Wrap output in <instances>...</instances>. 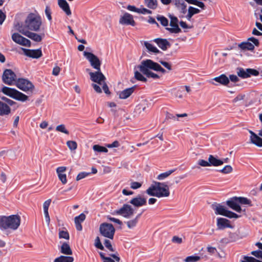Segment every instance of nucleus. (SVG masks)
<instances>
[{"label":"nucleus","instance_id":"1","mask_svg":"<svg viewBox=\"0 0 262 262\" xmlns=\"http://www.w3.org/2000/svg\"><path fill=\"white\" fill-rule=\"evenodd\" d=\"M41 24V17L36 14L31 13L26 17L24 24L17 22L14 24V28L19 32L22 29L37 32L39 31Z\"/></svg>","mask_w":262,"mask_h":262},{"label":"nucleus","instance_id":"2","mask_svg":"<svg viewBox=\"0 0 262 262\" xmlns=\"http://www.w3.org/2000/svg\"><path fill=\"white\" fill-rule=\"evenodd\" d=\"M138 68L147 78H152L154 79H159L160 76L150 70L161 72L163 74L165 73L166 72L159 63L151 59H146L142 61L140 64L138 66Z\"/></svg>","mask_w":262,"mask_h":262},{"label":"nucleus","instance_id":"3","mask_svg":"<svg viewBox=\"0 0 262 262\" xmlns=\"http://www.w3.org/2000/svg\"><path fill=\"white\" fill-rule=\"evenodd\" d=\"M150 196L157 198L168 197L170 195L168 186L165 183L154 181L150 186L146 190Z\"/></svg>","mask_w":262,"mask_h":262},{"label":"nucleus","instance_id":"4","mask_svg":"<svg viewBox=\"0 0 262 262\" xmlns=\"http://www.w3.org/2000/svg\"><path fill=\"white\" fill-rule=\"evenodd\" d=\"M20 224V216L17 214L8 216H0V229L2 230L10 229L16 230Z\"/></svg>","mask_w":262,"mask_h":262},{"label":"nucleus","instance_id":"5","mask_svg":"<svg viewBox=\"0 0 262 262\" xmlns=\"http://www.w3.org/2000/svg\"><path fill=\"white\" fill-rule=\"evenodd\" d=\"M2 92L5 95L16 100L25 102L28 100V96L17 91L15 89H12L7 86H4L2 89Z\"/></svg>","mask_w":262,"mask_h":262},{"label":"nucleus","instance_id":"6","mask_svg":"<svg viewBox=\"0 0 262 262\" xmlns=\"http://www.w3.org/2000/svg\"><path fill=\"white\" fill-rule=\"evenodd\" d=\"M100 234L108 238L113 239L115 232V229L112 224L103 223L99 227Z\"/></svg>","mask_w":262,"mask_h":262},{"label":"nucleus","instance_id":"7","mask_svg":"<svg viewBox=\"0 0 262 262\" xmlns=\"http://www.w3.org/2000/svg\"><path fill=\"white\" fill-rule=\"evenodd\" d=\"M2 80L7 85H15L17 81V76L12 70L6 69L2 75Z\"/></svg>","mask_w":262,"mask_h":262},{"label":"nucleus","instance_id":"8","mask_svg":"<svg viewBox=\"0 0 262 262\" xmlns=\"http://www.w3.org/2000/svg\"><path fill=\"white\" fill-rule=\"evenodd\" d=\"M15 85L18 89L26 92H32L34 89V86L32 83L25 78H18Z\"/></svg>","mask_w":262,"mask_h":262},{"label":"nucleus","instance_id":"9","mask_svg":"<svg viewBox=\"0 0 262 262\" xmlns=\"http://www.w3.org/2000/svg\"><path fill=\"white\" fill-rule=\"evenodd\" d=\"M84 56L90 62L91 66L96 70H100L101 61L93 53L84 51Z\"/></svg>","mask_w":262,"mask_h":262},{"label":"nucleus","instance_id":"10","mask_svg":"<svg viewBox=\"0 0 262 262\" xmlns=\"http://www.w3.org/2000/svg\"><path fill=\"white\" fill-rule=\"evenodd\" d=\"M169 17L170 19V26L171 28L166 27L165 29L168 31L170 33H179L181 32V29L178 25L179 20L176 16L169 15Z\"/></svg>","mask_w":262,"mask_h":262},{"label":"nucleus","instance_id":"11","mask_svg":"<svg viewBox=\"0 0 262 262\" xmlns=\"http://www.w3.org/2000/svg\"><path fill=\"white\" fill-rule=\"evenodd\" d=\"M116 212L125 218H129L133 215L134 211L130 205L125 204L121 208L116 210Z\"/></svg>","mask_w":262,"mask_h":262},{"label":"nucleus","instance_id":"12","mask_svg":"<svg viewBox=\"0 0 262 262\" xmlns=\"http://www.w3.org/2000/svg\"><path fill=\"white\" fill-rule=\"evenodd\" d=\"M119 22L120 24L122 25H130L132 26L136 25V22L134 19L133 16L127 12H125L120 17Z\"/></svg>","mask_w":262,"mask_h":262},{"label":"nucleus","instance_id":"13","mask_svg":"<svg viewBox=\"0 0 262 262\" xmlns=\"http://www.w3.org/2000/svg\"><path fill=\"white\" fill-rule=\"evenodd\" d=\"M90 78L92 81L101 85L105 81L106 78L101 70H97L95 72L90 73Z\"/></svg>","mask_w":262,"mask_h":262},{"label":"nucleus","instance_id":"14","mask_svg":"<svg viewBox=\"0 0 262 262\" xmlns=\"http://www.w3.org/2000/svg\"><path fill=\"white\" fill-rule=\"evenodd\" d=\"M12 39L14 42L20 45L27 47H30L31 46V41L18 33H13L12 35Z\"/></svg>","mask_w":262,"mask_h":262},{"label":"nucleus","instance_id":"15","mask_svg":"<svg viewBox=\"0 0 262 262\" xmlns=\"http://www.w3.org/2000/svg\"><path fill=\"white\" fill-rule=\"evenodd\" d=\"M226 204L232 209L237 212H241L242 208L239 205L237 197L235 196L227 201Z\"/></svg>","mask_w":262,"mask_h":262},{"label":"nucleus","instance_id":"16","mask_svg":"<svg viewBox=\"0 0 262 262\" xmlns=\"http://www.w3.org/2000/svg\"><path fill=\"white\" fill-rule=\"evenodd\" d=\"M129 203L135 207H140L146 205V199L138 195L130 200Z\"/></svg>","mask_w":262,"mask_h":262},{"label":"nucleus","instance_id":"17","mask_svg":"<svg viewBox=\"0 0 262 262\" xmlns=\"http://www.w3.org/2000/svg\"><path fill=\"white\" fill-rule=\"evenodd\" d=\"M23 50L25 55L33 58H39L41 57L42 55L40 49L30 50L23 49Z\"/></svg>","mask_w":262,"mask_h":262},{"label":"nucleus","instance_id":"18","mask_svg":"<svg viewBox=\"0 0 262 262\" xmlns=\"http://www.w3.org/2000/svg\"><path fill=\"white\" fill-rule=\"evenodd\" d=\"M216 225L217 228L220 230H223L227 228H233V226L230 224V222L228 220L222 217L217 218Z\"/></svg>","mask_w":262,"mask_h":262},{"label":"nucleus","instance_id":"19","mask_svg":"<svg viewBox=\"0 0 262 262\" xmlns=\"http://www.w3.org/2000/svg\"><path fill=\"white\" fill-rule=\"evenodd\" d=\"M20 33L36 42H39L42 40V37L40 35L29 31L22 29Z\"/></svg>","mask_w":262,"mask_h":262},{"label":"nucleus","instance_id":"20","mask_svg":"<svg viewBox=\"0 0 262 262\" xmlns=\"http://www.w3.org/2000/svg\"><path fill=\"white\" fill-rule=\"evenodd\" d=\"M154 41L163 51H166L170 46V43L166 39L157 38L155 39Z\"/></svg>","mask_w":262,"mask_h":262},{"label":"nucleus","instance_id":"21","mask_svg":"<svg viewBox=\"0 0 262 262\" xmlns=\"http://www.w3.org/2000/svg\"><path fill=\"white\" fill-rule=\"evenodd\" d=\"M249 132L250 134L251 142L258 147H262V138L252 130H249Z\"/></svg>","mask_w":262,"mask_h":262},{"label":"nucleus","instance_id":"22","mask_svg":"<svg viewBox=\"0 0 262 262\" xmlns=\"http://www.w3.org/2000/svg\"><path fill=\"white\" fill-rule=\"evenodd\" d=\"M85 218L86 216L83 213H81L80 215L75 217L74 222L77 231H80L82 230L81 223L85 220Z\"/></svg>","mask_w":262,"mask_h":262},{"label":"nucleus","instance_id":"23","mask_svg":"<svg viewBox=\"0 0 262 262\" xmlns=\"http://www.w3.org/2000/svg\"><path fill=\"white\" fill-rule=\"evenodd\" d=\"M10 105L0 101V116H4L9 115L11 113Z\"/></svg>","mask_w":262,"mask_h":262},{"label":"nucleus","instance_id":"24","mask_svg":"<svg viewBox=\"0 0 262 262\" xmlns=\"http://www.w3.org/2000/svg\"><path fill=\"white\" fill-rule=\"evenodd\" d=\"M136 86L134 85L131 88L126 89L119 93V98L125 99L129 97L134 92Z\"/></svg>","mask_w":262,"mask_h":262},{"label":"nucleus","instance_id":"25","mask_svg":"<svg viewBox=\"0 0 262 262\" xmlns=\"http://www.w3.org/2000/svg\"><path fill=\"white\" fill-rule=\"evenodd\" d=\"M56 171L59 179L62 184H66V167H58L56 168Z\"/></svg>","mask_w":262,"mask_h":262},{"label":"nucleus","instance_id":"26","mask_svg":"<svg viewBox=\"0 0 262 262\" xmlns=\"http://www.w3.org/2000/svg\"><path fill=\"white\" fill-rule=\"evenodd\" d=\"M213 80L224 85H227L229 83V79L224 74L214 78Z\"/></svg>","mask_w":262,"mask_h":262},{"label":"nucleus","instance_id":"27","mask_svg":"<svg viewBox=\"0 0 262 262\" xmlns=\"http://www.w3.org/2000/svg\"><path fill=\"white\" fill-rule=\"evenodd\" d=\"M208 161L209 163V166H218L224 163V161L223 160L217 159L211 155L209 156Z\"/></svg>","mask_w":262,"mask_h":262},{"label":"nucleus","instance_id":"28","mask_svg":"<svg viewBox=\"0 0 262 262\" xmlns=\"http://www.w3.org/2000/svg\"><path fill=\"white\" fill-rule=\"evenodd\" d=\"M212 208L214 209L216 214H220L224 216L227 211L226 208L224 206L221 205L220 204L213 205Z\"/></svg>","mask_w":262,"mask_h":262},{"label":"nucleus","instance_id":"29","mask_svg":"<svg viewBox=\"0 0 262 262\" xmlns=\"http://www.w3.org/2000/svg\"><path fill=\"white\" fill-rule=\"evenodd\" d=\"M200 12V10L196 8L190 6L188 9V13L186 16V18L188 20H190L193 15L198 14Z\"/></svg>","mask_w":262,"mask_h":262},{"label":"nucleus","instance_id":"30","mask_svg":"<svg viewBox=\"0 0 262 262\" xmlns=\"http://www.w3.org/2000/svg\"><path fill=\"white\" fill-rule=\"evenodd\" d=\"M238 47L243 50L253 51L254 49V46L249 41L242 42Z\"/></svg>","mask_w":262,"mask_h":262},{"label":"nucleus","instance_id":"31","mask_svg":"<svg viewBox=\"0 0 262 262\" xmlns=\"http://www.w3.org/2000/svg\"><path fill=\"white\" fill-rule=\"evenodd\" d=\"M142 214V213L138 214L135 219L129 220L128 221H127L125 222V223L127 225V227L129 229H132L134 228L136 226L137 223H138V221L139 218L140 217L141 215Z\"/></svg>","mask_w":262,"mask_h":262},{"label":"nucleus","instance_id":"32","mask_svg":"<svg viewBox=\"0 0 262 262\" xmlns=\"http://www.w3.org/2000/svg\"><path fill=\"white\" fill-rule=\"evenodd\" d=\"M145 5L151 9H155L158 6L157 0H144Z\"/></svg>","mask_w":262,"mask_h":262},{"label":"nucleus","instance_id":"33","mask_svg":"<svg viewBox=\"0 0 262 262\" xmlns=\"http://www.w3.org/2000/svg\"><path fill=\"white\" fill-rule=\"evenodd\" d=\"M144 44L146 49L149 52L154 53L155 54L160 53V51L156 47L154 46L152 44L148 42L147 41H145Z\"/></svg>","mask_w":262,"mask_h":262},{"label":"nucleus","instance_id":"34","mask_svg":"<svg viewBox=\"0 0 262 262\" xmlns=\"http://www.w3.org/2000/svg\"><path fill=\"white\" fill-rule=\"evenodd\" d=\"M176 169H170L165 172L159 174L157 179L159 180H162L169 177L171 173L176 171Z\"/></svg>","mask_w":262,"mask_h":262},{"label":"nucleus","instance_id":"35","mask_svg":"<svg viewBox=\"0 0 262 262\" xmlns=\"http://www.w3.org/2000/svg\"><path fill=\"white\" fill-rule=\"evenodd\" d=\"M157 19L160 21V24L164 27H167L168 25V20L164 16L158 15L156 17Z\"/></svg>","mask_w":262,"mask_h":262},{"label":"nucleus","instance_id":"36","mask_svg":"<svg viewBox=\"0 0 262 262\" xmlns=\"http://www.w3.org/2000/svg\"><path fill=\"white\" fill-rule=\"evenodd\" d=\"M237 74L239 77L242 78H248L249 75L247 74V69L245 70L242 68H239L237 69Z\"/></svg>","mask_w":262,"mask_h":262},{"label":"nucleus","instance_id":"37","mask_svg":"<svg viewBox=\"0 0 262 262\" xmlns=\"http://www.w3.org/2000/svg\"><path fill=\"white\" fill-rule=\"evenodd\" d=\"M93 148L94 151L99 152H107L108 151L107 149L105 147L99 145H94Z\"/></svg>","mask_w":262,"mask_h":262},{"label":"nucleus","instance_id":"38","mask_svg":"<svg viewBox=\"0 0 262 262\" xmlns=\"http://www.w3.org/2000/svg\"><path fill=\"white\" fill-rule=\"evenodd\" d=\"M237 200H238L239 204H241L249 205V206H252L251 201L246 198L237 197Z\"/></svg>","mask_w":262,"mask_h":262},{"label":"nucleus","instance_id":"39","mask_svg":"<svg viewBox=\"0 0 262 262\" xmlns=\"http://www.w3.org/2000/svg\"><path fill=\"white\" fill-rule=\"evenodd\" d=\"M135 78L139 81L144 82L147 81V79L140 72L137 71L135 72Z\"/></svg>","mask_w":262,"mask_h":262},{"label":"nucleus","instance_id":"40","mask_svg":"<svg viewBox=\"0 0 262 262\" xmlns=\"http://www.w3.org/2000/svg\"><path fill=\"white\" fill-rule=\"evenodd\" d=\"M178 10H179V12L180 13V15H179V17L180 18L184 17V15L186 14V13L187 12L186 4L185 3L181 7H180L179 8H178Z\"/></svg>","mask_w":262,"mask_h":262},{"label":"nucleus","instance_id":"41","mask_svg":"<svg viewBox=\"0 0 262 262\" xmlns=\"http://www.w3.org/2000/svg\"><path fill=\"white\" fill-rule=\"evenodd\" d=\"M67 145L71 151L75 150L77 147L76 142L74 141H68L67 142Z\"/></svg>","mask_w":262,"mask_h":262},{"label":"nucleus","instance_id":"42","mask_svg":"<svg viewBox=\"0 0 262 262\" xmlns=\"http://www.w3.org/2000/svg\"><path fill=\"white\" fill-rule=\"evenodd\" d=\"M225 216H226L227 217H229L230 219L232 218H235L237 219L241 217V215L237 214L236 213L232 212L231 211L227 210V211L224 215Z\"/></svg>","mask_w":262,"mask_h":262},{"label":"nucleus","instance_id":"43","mask_svg":"<svg viewBox=\"0 0 262 262\" xmlns=\"http://www.w3.org/2000/svg\"><path fill=\"white\" fill-rule=\"evenodd\" d=\"M201 259L199 256H189L187 257L184 261L185 262H196L199 261Z\"/></svg>","mask_w":262,"mask_h":262},{"label":"nucleus","instance_id":"44","mask_svg":"<svg viewBox=\"0 0 262 262\" xmlns=\"http://www.w3.org/2000/svg\"><path fill=\"white\" fill-rule=\"evenodd\" d=\"M0 98L1 99V101H2V102H5V103L9 104L10 106H12L16 103L15 102L5 96L0 97Z\"/></svg>","mask_w":262,"mask_h":262},{"label":"nucleus","instance_id":"45","mask_svg":"<svg viewBox=\"0 0 262 262\" xmlns=\"http://www.w3.org/2000/svg\"><path fill=\"white\" fill-rule=\"evenodd\" d=\"M247 73L249 75L248 77H250L251 75L256 76L259 75V72L253 69H247Z\"/></svg>","mask_w":262,"mask_h":262},{"label":"nucleus","instance_id":"46","mask_svg":"<svg viewBox=\"0 0 262 262\" xmlns=\"http://www.w3.org/2000/svg\"><path fill=\"white\" fill-rule=\"evenodd\" d=\"M232 167L230 165H226L219 171L223 173H229L232 171Z\"/></svg>","mask_w":262,"mask_h":262},{"label":"nucleus","instance_id":"47","mask_svg":"<svg viewBox=\"0 0 262 262\" xmlns=\"http://www.w3.org/2000/svg\"><path fill=\"white\" fill-rule=\"evenodd\" d=\"M99 255L101 258L103 260V262H115V260L111 257L105 256L104 253L102 252H99Z\"/></svg>","mask_w":262,"mask_h":262},{"label":"nucleus","instance_id":"48","mask_svg":"<svg viewBox=\"0 0 262 262\" xmlns=\"http://www.w3.org/2000/svg\"><path fill=\"white\" fill-rule=\"evenodd\" d=\"M95 246L98 249L102 250H104V247L102 245L100 238L98 236H97L95 239Z\"/></svg>","mask_w":262,"mask_h":262},{"label":"nucleus","instance_id":"49","mask_svg":"<svg viewBox=\"0 0 262 262\" xmlns=\"http://www.w3.org/2000/svg\"><path fill=\"white\" fill-rule=\"evenodd\" d=\"M91 174L90 172H80L76 177V180L79 181L80 180L87 176H89Z\"/></svg>","mask_w":262,"mask_h":262},{"label":"nucleus","instance_id":"50","mask_svg":"<svg viewBox=\"0 0 262 262\" xmlns=\"http://www.w3.org/2000/svg\"><path fill=\"white\" fill-rule=\"evenodd\" d=\"M51 10L49 6H47L45 9V14L46 16L47 17L49 20L51 21L52 20L51 16Z\"/></svg>","mask_w":262,"mask_h":262},{"label":"nucleus","instance_id":"51","mask_svg":"<svg viewBox=\"0 0 262 262\" xmlns=\"http://www.w3.org/2000/svg\"><path fill=\"white\" fill-rule=\"evenodd\" d=\"M244 259H245L247 262H262L261 260L256 259L251 256H245Z\"/></svg>","mask_w":262,"mask_h":262},{"label":"nucleus","instance_id":"52","mask_svg":"<svg viewBox=\"0 0 262 262\" xmlns=\"http://www.w3.org/2000/svg\"><path fill=\"white\" fill-rule=\"evenodd\" d=\"M104 245L106 248L111 251H114L111 242L108 239H105Z\"/></svg>","mask_w":262,"mask_h":262},{"label":"nucleus","instance_id":"53","mask_svg":"<svg viewBox=\"0 0 262 262\" xmlns=\"http://www.w3.org/2000/svg\"><path fill=\"white\" fill-rule=\"evenodd\" d=\"M137 13H140V14H151V11H150L146 8H138Z\"/></svg>","mask_w":262,"mask_h":262},{"label":"nucleus","instance_id":"54","mask_svg":"<svg viewBox=\"0 0 262 262\" xmlns=\"http://www.w3.org/2000/svg\"><path fill=\"white\" fill-rule=\"evenodd\" d=\"M251 254L257 258H261L262 259V251L260 250L253 251Z\"/></svg>","mask_w":262,"mask_h":262},{"label":"nucleus","instance_id":"55","mask_svg":"<svg viewBox=\"0 0 262 262\" xmlns=\"http://www.w3.org/2000/svg\"><path fill=\"white\" fill-rule=\"evenodd\" d=\"M58 5L64 12H66V0H58Z\"/></svg>","mask_w":262,"mask_h":262},{"label":"nucleus","instance_id":"56","mask_svg":"<svg viewBox=\"0 0 262 262\" xmlns=\"http://www.w3.org/2000/svg\"><path fill=\"white\" fill-rule=\"evenodd\" d=\"M141 184L138 182H133L130 184V187L133 189H136L141 187Z\"/></svg>","mask_w":262,"mask_h":262},{"label":"nucleus","instance_id":"57","mask_svg":"<svg viewBox=\"0 0 262 262\" xmlns=\"http://www.w3.org/2000/svg\"><path fill=\"white\" fill-rule=\"evenodd\" d=\"M198 164L203 167L209 166V161L208 162L203 159H200L198 161Z\"/></svg>","mask_w":262,"mask_h":262},{"label":"nucleus","instance_id":"58","mask_svg":"<svg viewBox=\"0 0 262 262\" xmlns=\"http://www.w3.org/2000/svg\"><path fill=\"white\" fill-rule=\"evenodd\" d=\"M172 242L177 244H181L182 243V238L177 236H174L171 239Z\"/></svg>","mask_w":262,"mask_h":262},{"label":"nucleus","instance_id":"59","mask_svg":"<svg viewBox=\"0 0 262 262\" xmlns=\"http://www.w3.org/2000/svg\"><path fill=\"white\" fill-rule=\"evenodd\" d=\"M159 62L162 65H163L167 69H168L169 71L171 70V69H172L171 66L169 63L164 61H163V60H160Z\"/></svg>","mask_w":262,"mask_h":262},{"label":"nucleus","instance_id":"60","mask_svg":"<svg viewBox=\"0 0 262 262\" xmlns=\"http://www.w3.org/2000/svg\"><path fill=\"white\" fill-rule=\"evenodd\" d=\"M174 3L177 9L185 4V2L183 0H174Z\"/></svg>","mask_w":262,"mask_h":262},{"label":"nucleus","instance_id":"61","mask_svg":"<svg viewBox=\"0 0 262 262\" xmlns=\"http://www.w3.org/2000/svg\"><path fill=\"white\" fill-rule=\"evenodd\" d=\"M248 41H250L252 42L253 43V44L257 47H258L259 45V42L258 40L254 37H249L248 39Z\"/></svg>","mask_w":262,"mask_h":262},{"label":"nucleus","instance_id":"62","mask_svg":"<svg viewBox=\"0 0 262 262\" xmlns=\"http://www.w3.org/2000/svg\"><path fill=\"white\" fill-rule=\"evenodd\" d=\"M107 219L110 221H112L113 222H114L115 223H117L118 224V225H121L122 224V222L118 219H116V218H115V217H111V216H107Z\"/></svg>","mask_w":262,"mask_h":262},{"label":"nucleus","instance_id":"63","mask_svg":"<svg viewBox=\"0 0 262 262\" xmlns=\"http://www.w3.org/2000/svg\"><path fill=\"white\" fill-rule=\"evenodd\" d=\"M56 130L58 132L66 133V127L63 124H61L57 126L56 128Z\"/></svg>","mask_w":262,"mask_h":262},{"label":"nucleus","instance_id":"64","mask_svg":"<svg viewBox=\"0 0 262 262\" xmlns=\"http://www.w3.org/2000/svg\"><path fill=\"white\" fill-rule=\"evenodd\" d=\"M54 262H66V256H60L55 258Z\"/></svg>","mask_w":262,"mask_h":262}]
</instances>
